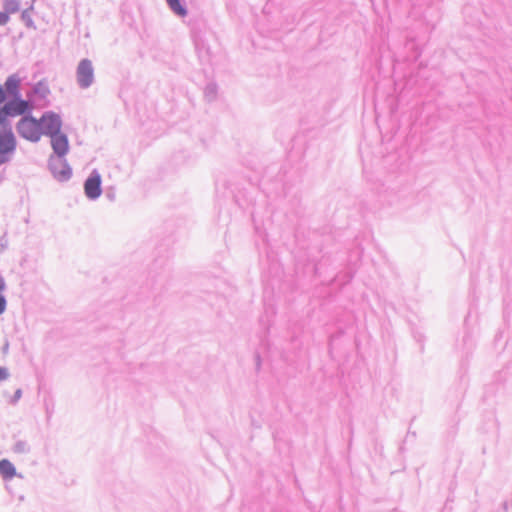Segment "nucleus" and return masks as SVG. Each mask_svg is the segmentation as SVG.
Listing matches in <instances>:
<instances>
[{
  "instance_id": "f257e3e1",
  "label": "nucleus",
  "mask_w": 512,
  "mask_h": 512,
  "mask_svg": "<svg viewBox=\"0 0 512 512\" xmlns=\"http://www.w3.org/2000/svg\"><path fill=\"white\" fill-rule=\"evenodd\" d=\"M27 110L28 101L21 99V97L13 98L6 102L2 107H0V124H2V129L11 127L10 122L7 120L8 117L24 115Z\"/></svg>"
},
{
  "instance_id": "f03ea898",
  "label": "nucleus",
  "mask_w": 512,
  "mask_h": 512,
  "mask_svg": "<svg viewBox=\"0 0 512 512\" xmlns=\"http://www.w3.org/2000/svg\"><path fill=\"white\" fill-rule=\"evenodd\" d=\"M34 126L40 134L52 137L60 133L61 120L55 114H45L38 121L34 119Z\"/></svg>"
},
{
  "instance_id": "7ed1b4c3",
  "label": "nucleus",
  "mask_w": 512,
  "mask_h": 512,
  "mask_svg": "<svg viewBox=\"0 0 512 512\" xmlns=\"http://www.w3.org/2000/svg\"><path fill=\"white\" fill-rule=\"evenodd\" d=\"M65 156H50L49 167L58 181H66L72 175V170L64 159Z\"/></svg>"
},
{
  "instance_id": "20e7f679",
  "label": "nucleus",
  "mask_w": 512,
  "mask_h": 512,
  "mask_svg": "<svg viewBox=\"0 0 512 512\" xmlns=\"http://www.w3.org/2000/svg\"><path fill=\"white\" fill-rule=\"evenodd\" d=\"M77 80L81 87L87 88L93 81V68L89 60L84 59L77 68Z\"/></svg>"
},
{
  "instance_id": "39448f33",
  "label": "nucleus",
  "mask_w": 512,
  "mask_h": 512,
  "mask_svg": "<svg viewBox=\"0 0 512 512\" xmlns=\"http://www.w3.org/2000/svg\"><path fill=\"white\" fill-rule=\"evenodd\" d=\"M85 194L90 199L98 198L101 193V177L98 173L93 172L84 184Z\"/></svg>"
},
{
  "instance_id": "423d86ee",
  "label": "nucleus",
  "mask_w": 512,
  "mask_h": 512,
  "mask_svg": "<svg viewBox=\"0 0 512 512\" xmlns=\"http://www.w3.org/2000/svg\"><path fill=\"white\" fill-rule=\"evenodd\" d=\"M50 143L54 153L52 156H65L69 151L68 138L61 132L50 137Z\"/></svg>"
},
{
  "instance_id": "0eeeda50",
  "label": "nucleus",
  "mask_w": 512,
  "mask_h": 512,
  "mask_svg": "<svg viewBox=\"0 0 512 512\" xmlns=\"http://www.w3.org/2000/svg\"><path fill=\"white\" fill-rule=\"evenodd\" d=\"M16 148V140L12 132L11 127L3 129V133L0 135V154L11 153Z\"/></svg>"
},
{
  "instance_id": "6e6552de",
  "label": "nucleus",
  "mask_w": 512,
  "mask_h": 512,
  "mask_svg": "<svg viewBox=\"0 0 512 512\" xmlns=\"http://www.w3.org/2000/svg\"><path fill=\"white\" fill-rule=\"evenodd\" d=\"M17 131L20 136L32 141V116H24L17 124Z\"/></svg>"
},
{
  "instance_id": "1a4fd4ad",
  "label": "nucleus",
  "mask_w": 512,
  "mask_h": 512,
  "mask_svg": "<svg viewBox=\"0 0 512 512\" xmlns=\"http://www.w3.org/2000/svg\"><path fill=\"white\" fill-rule=\"evenodd\" d=\"M19 84L20 80L15 75H11L7 78L4 86L6 94L12 96L13 98L20 97L19 93Z\"/></svg>"
},
{
  "instance_id": "9d476101",
  "label": "nucleus",
  "mask_w": 512,
  "mask_h": 512,
  "mask_svg": "<svg viewBox=\"0 0 512 512\" xmlns=\"http://www.w3.org/2000/svg\"><path fill=\"white\" fill-rule=\"evenodd\" d=\"M0 475L6 480L12 479L16 475L15 467L9 460H0Z\"/></svg>"
},
{
  "instance_id": "9b49d317",
  "label": "nucleus",
  "mask_w": 512,
  "mask_h": 512,
  "mask_svg": "<svg viewBox=\"0 0 512 512\" xmlns=\"http://www.w3.org/2000/svg\"><path fill=\"white\" fill-rule=\"evenodd\" d=\"M4 12L9 14L16 13L20 9V2L19 0H5L3 3Z\"/></svg>"
},
{
  "instance_id": "f8f14e48",
  "label": "nucleus",
  "mask_w": 512,
  "mask_h": 512,
  "mask_svg": "<svg viewBox=\"0 0 512 512\" xmlns=\"http://www.w3.org/2000/svg\"><path fill=\"white\" fill-rule=\"evenodd\" d=\"M169 7L179 16L186 15V9L180 4L179 0H166Z\"/></svg>"
},
{
  "instance_id": "ddd939ff",
  "label": "nucleus",
  "mask_w": 512,
  "mask_h": 512,
  "mask_svg": "<svg viewBox=\"0 0 512 512\" xmlns=\"http://www.w3.org/2000/svg\"><path fill=\"white\" fill-rule=\"evenodd\" d=\"M32 12V7L26 9L22 13V18L25 20L27 26H32V18H30V14Z\"/></svg>"
},
{
  "instance_id": "4468645a",
  "label": "nucleus",
  "mask_w": 512,
  "mask_h": 512,
  "mask_svg": "<svg viewBox=\"0 0 512 512\" xmlns=\"http://www.w3.org/2000/svg\"><path fill=\"white\" fill-rule=\"evenodd\" d=\"M28 450H29V447H28L27 443H25V442H17L14 446V451L17 453L26 452Z\"/></svg>"
},
{
  "instance_id": "2eb2a0df",
  "label": "nucleus",
  "mask_w": 512,
  "mask_h": 512,
  "mask_svg": "<svg viewBox=\"0 0 512 512\" xmlns=\"http://www.w3.org/2000/svg\"><path fill=\"white\" fill-rule=\"evenodd\" d=\"M7 301L3 294V292H0V315L3 314L6 310Z\"/></svg>"
},
{
  "instance_id": "dca6fc26",
  "label": "nucleus",
  "mask_w": 512,
  "mask_h": 512,
  "mask_svg": "<svg viewBox=\"0 0 512 512\" xmlns=\"http://www.w3.org/2000/svg\"><path fill=\"white\" fill-rule=\"evenodd\" d=\"M9 377V371L5 367H0V381H4L8 379Z\"/></svg>"
},
{
  "instance_id": "f3484780",
  "label": "nucleus",
  "mask_w": 512,
  "mask_h": 512,
  "mask_svg": "<svg viewBox=\"0 0 512 512\" xmlns=\"http://www.w3.org/2000/svg\"><path fill=\"white\" fill-rule=\"evenodd\" d=\"M9 21V16L7 13L0 12V25H5Z\"/></svg>"
},
{
  "instance_id": "a211bd4d",
  "label": "nucleus",
  "mask_w": 512,
  "mask_h": 512,
  "mask_svg": "<svg viewBox=\"0 0 512 512\" xmlns=\"http://www.w3.org/2000/svg\"><path fill=\"white\" fill-rule=\"evenodd\" d=\"M6 100V92L4 89L0 86V104L4 103Z\"/></svg>"
},
{
  "instance_id": "6ab92c4d",
  "label": "nucleus",
  "mask_w": 512,
  "mask_h": 512,
  "mask_svg": "<svg viewBox=\"0 0 512 512\" xmlns=\"http://www.w3.org/2000/svg\"><path fill=\"white\" fill-rule=\"evenodd\" d=\"M21 395H22L21 389H17L15 391V394H14L12 402H16L17 400H19L21 398Z\"/></svg>"
},
{
  "instance_id": "aec40b11",
  "label": "nucleus",
  "mask_w": 512,
  "mask_h": 512,
  "mask_svg": "<svg viewBox=\"0 0 512 512\" xmlns=\"http://www.w3.org/2000/svg\"><path fill=\"white\" fill-rule=\"evenodd\" d=\"M6 289V283L4 278L0 275V292H4Z\"/></svg>"
},
{
  "instance_id": "412c9836",
  "label": "nucleus",
  "mask_w": 512,
  "mask_h": 512,
  "mask_svg": "<svg viewBox=\"0 0 512 512\" xmlns=\"http://www.w3.org/2000/svg\"><path fill=\"white\" fill-rule=\"evenodd\" d=\"M8 157L5 154H0V166L8 161Z\"/></svg>"
},
{
  "instance_id": "4be33fe9",
  "label": "nucleus",
  "mask_w": 512,
  "mask_h": 512,
  "mask_svg": "<svg viewBox=\"0 0 512 512\" xmlns=\"http://www.w3.org/2000/svg\"><path fill=\"white\" fill-rule=\"evenodd\" d=\"M42 86H43V83H42V82H39V83H38V88H37L36 90L34 89V92L38 91Z\"/></svg>"
},
{
  "instance_id": "5701e85b",
  "label": "nucleus",
  "mask_w": 512,
  "mask_h": 512,
  "mask_svg": "<svg viewBox=\"0 0 512 512\" xmlns=\"http://www.w3.org/2000/svg\"><path fill=\"white\" fill-rule=\"evenodd\" d=\"M27 97H28L27 101L29 102V100H31L30 94H27Z\"/></svg>"
},
{
  "instance_id": "b1692460",
  "label": "nucleus",
  "mask_w": 512,
  "mask_h": 512,
  "mask_svg": "<svg viewBox=\"0 0 512 512\" xmlns=\"http://www.w3.org/2000/svg\"><path fill=\"white\" fill-rule=\"evenodd\" d=\"M27 97H28L27 101L29 102V100H31L30 94H27Z\"/></svg>"
},
{
  "instance_id": "393cba45",
  "label": "nucleus",
  "mask_w": 512,
  "mask_h": 512,
  "mask_svg": "<svg viewBox=\"0 0 512 512\" xmlns=\"http://www.w3.org/2000/svg\"><path fill=\"white\" fill-rule=\"evenodd\" d=\"M0 127H2V124H0Z\"/></svg>"
}]
</instances>
